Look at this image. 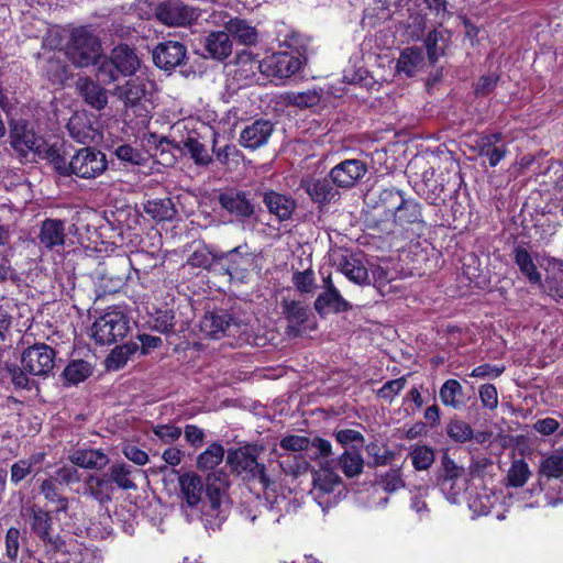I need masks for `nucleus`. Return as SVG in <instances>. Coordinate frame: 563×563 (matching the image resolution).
<instances>
[{
	"label": "nucleus",
	"instance_id": "6ab92c4d",
	"mask_svg": "<svg viewBox=\"0 0 563 563\" xmlns=\"http://www.w3.org/2000/svg\"><path fill=\"white\" fill-rule=\"evenodd\" d=\"M67 130L78 143L88 144L98 142L100 134L93 125L91 115L85 111L75 112L68 120Z\"/></svg>",
	"mask_w": 563,
	"mask_h": 563
},
{
	"label": "nucleus",
	"instance_id": "a18cd8bd",
	"mask_svg": "<svg viewBox=\"0 0 563 563\" xmlns=\"http://www.w3.org/2000/svg\"><path fill=\"white\" fill-rule=\"evenodd\" d=\"M224 457V449L219 443H212L206 451H203L197 460L198 468L201 471L213 470L218 466Z\"/></svg>",
	"mask_w": 563,
	"mask_h": 563
},
{
	"label": "nucleus",
	"instance_id": "473e14b6",
	"mask_svg": "<svg viewBox=\"0 0 563 563\" xmlns=\"http://www.w3.org/2000/svg\"><path fill=\"white\" fill-rule=\"evenodd\" d=\"M283 312L289 322V333L299 334V327L303 324L308 318V308L298 301L283 302Z\"/></svg>",
	"mask_w": 563,
	"mask_h": 563
},
{
	"label": "nucleus",
	"instance_id": "2f4dec72",
	"mask_svg": "<svg viewBox=\"0 0 563 563\" xmlns=\"http://www.w3.org/2000/svg\"><path fill=\"white\" fill-rule=\"evenodd\" d=\"M41 68L44 76L54 86H62L69 78L67 66L55 55L44 58Z\"/></svg>",
	"mask_w": 563,
	"mask_h": 563
},
{
	"label": "nucleus",
	"instance_id": "864d4df0",
	"mask_svg": "<svg viewBox=\"0 0 563 563\" xmlns=\"http://www.w3.org/2000/svg\"><path fill=\"white\" fill-rule=\"evenodd\" d=\"M114 155L119 161L131 165H143L146 162V154L130 144L119 145L114 150Z\"/></svg>",
	"mask_w": 563,
	"mask_h": 563
},
{
	"label": "nucleus",
	"instance_id": "a19ab883",
	"mask_svg": "<svg viewBox=\"0 0 563 563\" xmlns=\"http://www.w3.org/2000/svg\"><path fill=\"white\" fill-rule=\"evenodd\" d=\"M137 351L139 345L136 343H126L114 347L107 357V367L110 369L123 367Z\"/></svg>",
	"mask_w": 563,
	"mask_h": 563
},
{
	"label": "nucleus",
	"instance_id": "dca6fc26",
	"mask_svg": "<svg viewBox=\"0 0 563 563\" xmlns=\"http://www.w3.org/2000/svg\"><path fill=\"white\" fill-rule=\"evenodd\" d=\"M253 263L252 255L245 246H238L219 258V265L231 279L243 282Z\"/></svg>",
	"mask_w": 563,
	"mask_h": 563
},
{
	"label": "nucleus",
	"instance_id": "e2e57ef3",
	"mask_svg": "<svg viewBox=\"0 0 563 563\" xmlns=\"http://www.w3.org/2000/svg\"><path fill=\"white\" fill-rule=\"evenodd\" d=\"M153 433L164 443H173L181 435V429L174 424H156L152 427Z\"/></svg>",
	"mask_w": 563,
	"mask_h": 563
},
{
	"label": "nucleus",
	"instance_id": "37998d69",
	"mask_svg": "<svg viewBox=\"0 0 563 563\" xmlns=\"http://www.w3.org/2000/svg\"><path fill=\"white\" fill-rule=\"evenodd\" d=\"M409 456L417 471H427L434 462V451L424 444H416L411 448Z\"/></svg>",
	"mask_w": 563,
	"mask_h": 563
},
{
	"label": "nucleus",
	"instance_id": "423d86ee",
	"mask_svg": "<svg viewBox=\"0 0 563 563\" xmlns=\"http://www.w3.org/2000/svg\"><path fill=\"white\" fill-rule=\"evenodd\" d=\"M65 55L75 66L87 67L103 58V49L99 37H68Z\"/></svg>",
	"mask_w": 563,
	"mask_h": 563
},
{
	"label": "nucleus",
	"instance_id": "603ef678",
	"mask_svg": "<svg viewBox=\"0 0 563 563\" xmlns=\"http://www.w3.org/2000/svg\"><path fill=\"white\" fill-rule=\"evenodd\" d=\"M540 473L547 477L559 478L563 474V454L555 452L544 456L540 463Z\"/></svg>",
	"mask_w": 563,
	"mask_h": 563
},
{
	"label": "nucleus",
	"instance_id": "6e6552de",
	"mask_svg": "<svg viewBox=\"0 0 563 563\" xmlns=\"http://www.w3.org/2000/svg\"><path fill=\"white\" fill-rule=\"evenodd\" d=\"M30 529L46 547L47 550L58 552L65 550V539L53 534V526L49 514L37 506L29 509L27 519Z\"/></svg>",
	"mask_w": 563,
	"mask_h": 563
},
{
	"label": "nucleus",
	"instance_id": "6e6d98bb",
	"mask_svg": "<svg viewBox=\"0 0 563 563\" xmlns=\"http://www.w3.org/2000/svg\"><path fill=\"white\" fill-rule=\"evenodd\" d=\"M496 501L497 497L494 494L485 492L483 494H478L470 501V508L478 516H486L490 512Z\"/></svg>",
	"mask_w": 563,
	"mask_h": 563
},
{
	"label": "nucleus",
	"instance_id": "a878e982",
	"mask_svg": "<svg viewBox=\"0 0 563 563\" xmlns=\"http://www.w3.org/2000/svg\"><path fill=\"white\" fill-rule=\"evenodd\" d=\"M114 20L110 15H92L87 23L74 25L68 24L63 29L66 35H93L95 33L110 32Z\"/></svg>",
	"mask_w": 563,
	"mask_h": 563
},
{
	"label": "nucleus",
	"instance_id": "c85d7f7f",
	"mask_svg": "<svg viewBox=\"0 0 563 563\" xmlns=\"http://www.w3.org/2000/svg\"><path fill=\"white\" fill-rule=\"evenodd\" d=\"M58 552L67 554L69 560L75 563H102V556L98 551L80 544L73 539L69 541L66 540L65 550H59Z\"/></svg>",
	"mask_w": 563,
	"mask_h": 563
},
{
	"label": "nucleus",
	"instance_id": "e433bc0d",
	"mask_svg": "<svg viewBox=\"0 0 563 563\" xmlns=\"http://www.w3.org/2000/svg\"><path fill=\"white\" fill-rule=\"evenodd\" d=\"M463 387L456 379H448L443 383L439 390L441 402L453 409H460L463 406Z\"/></svg>",
	"mask_w": 563,
	"mask_h": 563
},
{
	"label": "nucleus",
	"instance_id": "9d476101",
	"mask_svg": "<svg viewBox=\"0 0 563 563\" xmlns=\"http://www.w3.org/2000/svg\"><path fill=\"white\" fill-rule=\"evenodd\" d=\"M383 199L391 205L388 209L394 217V221L399 225L416 223L421 220V208L415 199H406L401 191L389 189L383 194Z\"/></svg>",
	"mask_w": 563,
	"mask_h": 563
},
{
	"label": "nucleus",
	"instance_id": "5701e85b",
	"mask_svg": "<svg viewBox=\"0 0 563 563\" xmlns=\"http://www.w3.org/2000/svg\"><path fill=\"white\" fill-rule=\"evenodd\" d=\"M40 245L46 250H57L64 246L65 224L58 219H46L42 222L38 233Z\"/></svg>",
	"mask_w": 563,
	"mask_h": 563
},
{
	"label": "nucleus",
	"instance_id": "3c124183",
	"mask_svg": "<svg viewBox=\"0 0 563 563\" xmlns=\"http://www.w3.org/2000/svg\"><path fill=\"white\" fill-rule=\"evenodd\" d=\"M41 492L47 501L55 505L56 512H66L68 510V499L57 493L53 481L45 479L41 485Z\"/></svg>",
	"mask_w": 563,
	"mask_h": 563
},
{
	"label": "nucleus",
	"instance_id": "2eb2a0df",
	"mask_svg": "<svg viewBox=\"0 0 563 563\" xmlns=\"http://www.w3.org/2000/svg\"><path fill=\"white\" fill-rule=\"evenodd\" d=\"M314 309L319 314L339 313L351 309L350 302L342 297L330 275L323 278V290L314 301Z\"/></svg>",
	"mask_w": 563,
	"mask_h": 563
},
{
	"label": "nucleus",
	"instance_id": "c756f323",
	"mask_svg": "<svg viewBox=\"0 0 563 563\" xmlns=\"http://www.w3.org/2000/svg\"><path fill=\"white\" fill-rule=\"evenodd\" d=\"M77 88L85 101L92 108L101 110L107 106L108 99L104 89L89 78L78 79Z\"/></svg>",
	"mask_w": 563,
	"mask_h": 563
},
{
	"label": "nucleus",
	"instance_id": "774afa93",
	"mask_svg": "<svg viewBox=\"0 0 563 563\" xmlns=\"http://www.w3.org/2000/svg\"><path fill=\"white\" fill-rule=\"evenodd\" d=\"M384 490L394 493L405 486L400 470H389L382 476L380 481Z\"/></svg>",
	"mask_w": 563,
	"mask_h": 563
},
{
	"label": "nucleus",
	"instance_id": "ddd939ff",
	"mask_svg": "<svg viewBox=\"0 0 563 563\" xmlns=\"http://www.w3.org/2000/svg\"><path fill=\"white\" fill-rule=\"evenodd\" d=\"M367 173V166L360 159H345L329 173L332 184L342 189L354 187Z\"/></svg>",
	"mask_w": 563,
	"mask_h": 563
},
{
	"label": "nucleus",
	"instance_id": "bb28decb",
	"mask_svg": "<svg viewBox=\"0 0 563 563\" xmlns=\"http://www.w3.org/2000/svg\"><path fill=\"white\" fill-rule=\"evenodd\" d=\"M263 201L268 211L280 221L289 219L296 208V202L291 197L273 190L265 192Z\"/></svg>",
	"mask_w": 563,
	"mask_h": 563
},
{
	"label": "nucleus",
	"instance_id": "f8f14e48",
	"mask_svg": "<svg viewBox=\"0 0 563 563\" xmlns=\"http://www.w3.org/2000/svg\"><path fill=\"white\" fill-rule=\"evenodd\" d=\"M155 16L167 26H187L198 18L195 9L178 0L159 3L155 9Z\"/></svg>",
	"mask_w": 563,
	"mask_h": 563
},
{
	"label": "nucleus",
	"instance_id": "20e7f679",
	"mask_svg": "<svg viewBox=\"0 0 563 563\" xmlns=\"http://www.w3.org/2000/svg\"><path fill=\"white\" fill-rule=\"evenodd\" d=\"M309 52L301 46L294 52H279L265 57L258 65L267 77L285 79L297 74L308 62Z\"/></svg>",
	"mask_w": 563,
	"mask_h": 563
},
{
	"label": "nucleus",
	"instance_id": "58836bf2",
	"mask_svg": "<svg viewBox=\"0 0 563 563\" xmlns=\"http://www.w3.org/2000/svg\"><path fill=\"white\" fill-rule=\"evenodd\" d=\"M515 262L520 272L528 278L531 284H540L541 275L532 261L530 253L523 247L515 249Z\"/></svg>",
	"mask_w": 563,
	"mask_h": 563
},
{
	"label": "nucleus",
	"instance_id": "0eeeda50",
	"mask_svg": "<svg viewBox=\"0 0 563 563\" xmlns=\"http://www.w3.org/2000/svg\"><path fill=\"white\" fill-rule=\"evenodd\" d=\"M257 446L249 444L230 450L227 455V463L235 473H245L252 477H258L261 483L266 486L268 481L265 475V467L257 462Z\"/></svg>",
	"mask_w": 563,
	"mask_h": 563
},
{
	"label": "nucleus",
	"instance_id": "8fccbe9b",
	"mask_svg": "<svg viewBox=\"0 0 563 563\" xmlns=\"http://www.w3.org/2000/svg\"><path fill=\"white\" fill-rule=\"evenodd\" d=\"M500 140V134L494 133L486 136L483 140V146L481 153L486 155L489 161V165L495 167L498 163L505 157L507 151L505 147H492L494 143H497Z\"/></svg>",
	"mask_w": 563,
	"mask_h": 563
},
{
	"label": "nucleus",
	"instance_id": "1a4fd4ad",
	"mask_svg": "<svg viewBox=\"0 0 563 563\" xmlns=\"http://www.w3.org/2000/svg\"><path fill=\"white\" fill-rule=\"evenodd\" d=\"M244 324L224 311L207 312L200 321V332L205 338L219 340L225 335L235 336Z\"/></svg>",
	"mask_w": 563,
	"mask_h": 563
},
{
	"label": "nucleus",
	"instance_id": "de8ad7c7",
	"mask_svg": "<svg viewBox=\"0 0 563 563\" xmlns=\"http://www.w3.org/2000/svg\"><path fill=\"white\" fill-rule=\"evenodd\" d=\"M91 374L89 363L82 360L70 362L64 369V378L67 383L77 385L84 382Z\"/></svg>",
	"mask_w": 563,
	"mask_h": 563
},
{
	"label": "nucleus",
	"instance_id": "c9c22d12",
	"mask_svg": "<svg viewBox=\"0 0 563 563\" xmlns=\"http://www.w3.org/2000/svg\"><path fill=\"white\" fill-rule=\"evenodd\" d=\"M144 211L156 221H168L176 216V209L170 198L147 200Z\"/></svg>",
	"mask_w": 563,
	"mask_h": 563
},
{
	"label": "nucleus",
	"instance_id": "4468645a",
	"mask_svg": "<svg viewBox=\"0 0 563 563\" xmlns=\"http://www.w3.org/2000/svg\"><path fill=\"white\" fill-rule=\"evenodd\" d=\"M10 139L12 147L24 156L31 152L41 153L44 146L43 139L25 121H16L13 124Z\"/></svg>",
	"mask_w": 563,
	"mask_h": 563
},
{
	"label": "nucleus",
	"instance_id": "72a5a7b5",
	"mask_svg": "<svg viewBox=\"0 0 563 563\" xmlns=\"http://www.w3.org/2000/svg\"><path fill=\"white\" fill-rule=\"evenodd\" d=\"M73 464L84 468H102L109 460L108 456L100 450H78L70 456Z\"/></svg>",
	"mask_w": 563,
	"mask_h": 563
},
{
	"label": "nucleus",
	"instance_id": "b1692460",
	"mask_svg": "<svg viewBox=\"0 0 563 563\" xmlns=\"http://www.w3.org/2000/svg\"><path fill=\"white\" fill-rule=\"evenodd\" d=\"M300 187L317 203H328L338 198V191L327 178L307 177L301 179Z\"/></svg>",
	"mask_w": 563,
	"mask_h": 563
},
{
	"label": "nucleus",
	"instance_id": "4d7b16f0",
	"mask_svg": "<svg viewBox=\"0 0 563 563\" xmlns=\"http://www.w3.org/2000/svg\"><path fill=\"white\" fill-rule=\"evenodd\" d=\"M292 284L301 294H312L316 289L314 274L311 269L296 272L292 275Z\"/></svg>",
	"mask_w": 563,
	"mask_h": 563
},
{
	"label": "nucleus",
	"instance_id": "338daca9",
	"mask_svg": "<svg viewBox=\"0 0 563 563\" xmlns=\"http://www.w3.org/2000/svg\"><path fill=\"white\" fill-rule=\"evenodd\" d=\"M478 396L484 408L494 410L498 407V393L494 385L483 384L478 389Z\"/></svg>",
	"mask_w": 563,
	"mask_h": 563
},
{
	"label": "nucleus",
	"instance_id": "9b49d317",
	"mask_svg": "<svg viewBox=\"0 0 563 563\" xmlns=\"http://www.w3.org/2000/svg\"><path fill=\"white\" fill-rule=\"evenodd\" d=\"M55 351L46 344L29 346L22 354L24 371L35 376H45L54 368Z\"/></svg>",
	"mask_w": 563,
	"mask_h": 563
},
{
	"label": "nucleus",
	"instance_id": "412c9836",
	"mask_svg": "<svg viewBox=\"0 0 563 563\" xmlns=\"http://www.w3.org/2000/svg\"><path fill=\"white\" fill-rule=\"evenodd\" d=\"M274 131L273 124L267 120H257L245 126L241 132L242 146L256 150L264 146Z\"/></svg>",
	"mask_w": 563,
	"mask_h": 563
},
{
	"label": "nucleus",
	"instance_id": "cd10ccee",
	"mask_svg": "<svg viewBox=\"0 0 563 563\" xmlns=\"http://www.w3.org/2000/svg\"><path fill=\"white\" fill-rule=\"evenodd\" d=\"M424 66L426 60L422 49L413 47L404 49L397 62L398 73H404L408 77L418 74Z\"/></svg>",
	"mask_w": 563,
	"mask_h": 563
},
{
	"label": "nucleus",
	"instance_id": "5fc2aeb1",
	"mask_svg": "<svg viewBox=\"0 0 563 563\" xmlns=\"http://www.w3.org/2000/svg\"><path fill=\"white\" fill-rule=\"evenodd\" d=\"M530 471L528 464L522 460L515 461L507 474L509 485L521 487L528 481Z\"/></svg>",
	"mask_w": 563,
	"mask_h": 563
},
{
	"label": "nucleus",
	"instance_id": "13d9d810",
	"mask_svg": "<svg viewBox=\"0 0 563 563\" xmlns=\"http://www.w3.org/2000/svg\"><path fill=\"white\" fill-rule=\"evenodd\" d=\"M442 467L444 473V478L442 482V488L446 489V486H453L455 479L461 478L464 475V468L459 466L449 456H443L442 459Z\"/></svg>",
	"mask_w": 563,
	"mask_h": 563
},
{
	"label": "nucleus",
	"instance_id": "aec40b11",
	"mask_svg": "<svg viewBox=\"0 0 563 563\" xmlns=\"http://www.w3.org/2000/svg\"><path fill=\"white\" fill-rule=\"evenodd\" d=\"M186 57V47L177 41L161 43L153 51V60L162 69H172L180 65Z\"/></svg>",
	"mask_w": 563,
	"mask_h": 563
},
{
	"label": "nucleus",
	"instance_id": "393cba45",
	"mask_svg": "<svg viewBox=\"0 0 563 563\" xmlns=\"http://www.w3.org/2000/svg\"><path fill=\"white\" fill-rule=\"evenodd\" d=\"M197 53L205 58L225 59L232 52L230 37H197Z\"/></svg>",
	"mask_w": 563,
	"mask_h": 563
},
{
	"label": "nucleus",
	"instance_id": "c03bdc74",
	"mask_svg": "<svg viewBox=\"0 0 563 563\" xmlns=\"http://www.w3.org/2000/svg\"><path fill=\"white\" fill-rule=\"evenodd\" d=\"M282 99L287 106L298 108H310L319 103L320 95L316 90H307L301 92H285Z\"/></svg>",
	"mask_w": 563,
	"mask_h": 563
},
{
	"label": "nucleus",
	"instance_id": "39448f33",
	"mask_svg": "<svg viewBox=\"0 0 563 563\" xmlns=\"http://www.w3.org/2000/svg\"><path fill=\"white\" fill-rule=\"evenodd\" d=\"M112 66L121 74L131 76L139 69L140 59L128 45H118L112 49L111 62L103 60L98 69V77L103 84L117 80Z\"/></svg>",
	"mask_w": 563,
	"mask_h": 563
},
{
	"label": "nucleus",
	"instance_id": "ea45409f",
	"mask_svg": "<svg viewBox=\"0 0 563 563\" xmlns=\"http://www.w3.org/2000/svg\"><path fill=\"white\" fill-rule=\"evenodd\" d=\"M43 460L44 454L37 453L31 455L27 459H22L13 463L11 466V482L16 485L25 479L27 475L32 473L33 467L41 464Z\"/></svg>",
	"mask_w": 563,
	"mask_h": 563
},
{
	"label": "nucleus",
	"instance_id": "f3484780",
	"mask_svg": "<svg viewBox=\"0 0 563 563\" xmlns=\"http://www.w3.org/2000/svg\"><path fill=\"white\" fill-rule=\"evenodd\" d=\"M340 484L341 477L327 463L314 471L311 494L322 508L329 507L331 505L330 499L323 500V498L330 496Z\"/></svg>",
	"mask_w": 563,
	"mask_h": 563
},
{
	"label": "nucleus",
	"instance_id": "052dcab7",
	"mask_svg": "<svg viewBox=\"0 0 563 563\" xmlns=\"http://www.w3.org/2000/svg\"><path fill=\"white\" fill-rule=\"evenodd\" d=\"M448 435L456 442H466L473 438V429L461 420H453L448 426Z\"/></svg>",
	"mask_w": 563,
	"mask_h": 563
},
{
	"label": "nucleus",
	"instance_id": "69168bd1",
	"mask_svg": "<svg viewBox=\"0 0 563 563\" xmlns=\"http://www.w3.org/2000/svg\"><path fill=\"white\" fill-rule=\"evenodd\" d=\"M407 379L405 377H399L393 380L386 382L377 395L388 401H391L406 386Z\"/></svg>",
	"mask_w": 563,
	"mask_h": 563
},
{
	"label": "nucleus",
	"instance_id": "f257e3e1",
	"mask_svg": "<svg viewBox=\"0 0 563 563\" xmlns=\"http://www.w3.org/2000/svg\"><path fill=\"white\" fill-rule=\"evenodd\" d=\"M206 498L202 499L203 484L201 478L192 473L179 476L180 493L187 506H200L201 521L207 529H218L227 517V488L225 477L209 475Z\"/></svg>",
	"mask_w": 563,
	"mask_h": 563
},
{
	"label": "nucleus",
	"instance_id": "4be33fe9",
	"mask_svg": "<svg viewBox=\"0 0 563 563\" xmlns=\"http://www.w3.org/2000/svg\"><path fill=\"white\" fill-rule=\"evenodd\" d=\"M391 18V10L386 0H376L373 5L364 11L361 21L362 31L366 33H382L383 25Z\"/></svg>",
	"mask_w": 563,
	"mask_h": 563
},
{
	"label": "nucleus",
	"instance_id": "4c0bfd02",
	"mask_svg": "<svg viewBox=\"0 0 563 563\" xmlns=\"http://www.w3.org/2000/svg\"><path fill=\"white\" fill-rule=\"evenodd\" d=\"M183 143L184 150L190 155L197 165L207 166L211 163L212 156L209 154L206 145L200 141L196 132L190 133Z\"/></svg>",
	"mask_w": 563,
	"mask_h": 563
},
{
	"label": "nucleus",
	"instance_id": "bf43d9fd",
	"mask_svg": "<svg viewBox=\"0 0 563 563\" xmlns=\"http://www.w3.org/2000/svg\"><path fill=\"white\" fill-rule=\"evenodd\" d=\"M262 508L266 509V505L260 496H250L249 499L241 505L240 512L245 519L254 522L255 519L262 515Z\"/></svg>",
	"mask_w": 563,
	"mask_h": 563
},
{
	"label": "nucleus",
	"instance_id": "a211bd4d",
	"mask_svg": "<svg viewBox=\"0 0 563 563\" xmlns=\"http://www.w3.org/2000/svg\"><path fill=\"white\" fill-rule=\"evenodd\" d=\"M219 203L236 219H246L254 213V206L246 192L238 189H227L219 196Z\"/></svg>",
	"mask_w": 563,
	"mask_h": 563
},
{
	"label": "nucleus",
	"instance_id": "0e129e2a",
	"mask_svg": "<svg viewBox=\"0 0 563 563\" xmlns=\"http://www.w3.org/2000/svg\"><path fill=\"white\" fill-rule=\"evenodd\" d=\"M89 487L96 499L100 501L110 499L109 488L111 485L109 479L98 476H90Z\"/></svg>",
	"mask_w": 563,
	"mask_h": 563
},
{
	"label": "nucleus",
	"instance_id": "f03ea898",
	"mask_svg": "<svg viewBox=\"0 0 563 563\" xmlns=\"http://www.w3.org/2000/svg\"><path fill=\"white\" fill-rule=\"evenodd\" d=\"M56 170L64 176L75 175L82 179H93L108 169L106 154L93 147L78 150L69 162H55Z\"/></svg>",
	"mask_w": 563,
	"mask_h": 563
},
{
	"label": "nucleus",
	"instance_id": "f704fd0d",
	"mask_svg": "<svg viewBox=\"0 0 563 563\" xmlns=\"http://www.w3.org/2000/svg\"><path fill=\"white\" fill-rule=\"evenodd\" d=\"M115 95L126 107H135L145 96V87L140 78L130 79L125 85L115 88Z\"/></svg>",
	"mask_w": 563,
	"mask_h": 563
},
{
	"label": "nucleus",
	"instance_id": "7ed1b4c3",
	"mask_svg": "<svg viewBox=\"0 0 563 563\" xmlns=\"http://www.w3.org/2000/svg\"><path fill=\"white\" fill-rule=\"evenodd\" d=\"M130 331V320L120 307L107 309L95 320L90 328V336L97 344H112L126 336Z\"/></svg>",
	"mask_w": 563,
	"mask_h": 563
},
{
	"label": "nucleus",
	"instance_id": "49530a36",
	"mask_svg": "<svg viewBox=\"0 0 563 563\" xmlns=\"http://www.w3.org/2000/svg\"><path fill=\"white\" fill-rule=\"evenodd\" d=\"M223 31H212L209 35H255V29L244 19L229 18L223 21Z\"/></svg>",
	"mask_w": 563,
	"mask_h": 563
},
{
	"label": "nucleus",
	"instance_id": "680f3d73",
	"mask_svg": "<svg viewBox=\"0 0 563 563\" xmlns=\"http://www.w3.org/2000/svg\"><path fill=\"white\" fill-rule=\"evenodd\" d=\"M280 448L289 452L307 451L311 446V440L303 435L289 434L280 440Z\"/></svg>",
	"mask_w": 563,
	"mask_h": 563
},
{
	"label": "nucleus",
	"instance_id": "79ce46f5",
	"mask_svg": "<svg viewBox=\"0 0 563 563\" xmlns=\"http://www.w3.org/2000/svg\"><path fill=\"white\" fill-rule=\"evenodd\" d=\"M339 465L346 477H355L362 473L364 461L361 453L346 450L339 457Z\"/></svg>",
	"mask_w": 563,
	"mask_h": 563
},
{
	"label": "nucleus",
	"instance_id": "09e8293b",
	"mask_svg": "<svg viewBox=\"0 0 563 563\" xmlns=\"http://www.w3.org/2000/svg\"><path fill=\"white\" fill-rule=\"evenodd\" d=\"M110 478L122 489L128 490L136 488L132 478V470L125 464H113L110 467Z\"/></svg>",
	"mask_w": 563,
	"mask_h": 563
},
{
	"label": "nucleus",
	"instance_id": "7c9ffc66",
	"mask_svg": "<svg viewBox=\"0 0 563 563\" xmlns=\"http://www.w3.org/2000/svg\"><path fill=\"white\" fill-rule=\"evenodd\" d=\"M342 274L358 286L371 284V276L364 263L354 256L345 258L341 264Z\"/></svg>",
	"mask_w": 563,
	"mask_h": 563
}]
</instances>
